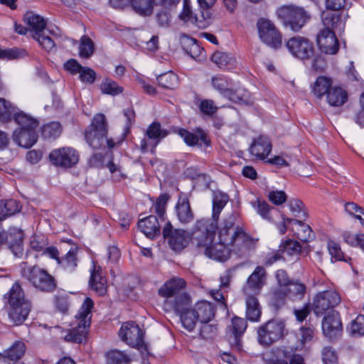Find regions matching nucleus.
Returning a JSON list of instances; mask_svg holds the SVG:
<instances>
[{
    "mask_svg": "<svg viewBox=\"0 0 364 364\" xmlns=\"http://www.w3.org/2000/svg\"><path fill=\"white\" fill-rule=\"evenodd\" d=\"M119 336L131 347H139L143 344V332L133 321L124 323L119 331Z\"/></svg>",
    "mask_w": 364,
    "mask_h": 364,
    "instance_id": "obj_13",
    "label": "nucleus"
},
{
    "mask_svg": "<svg viewBox=\"0 0 364 364\" xmlns=\"http://www.w3.org/2000/svg\"><path fill=\"white\" fill-rule=\"evenodd\" d=\"M267 198L273 204L279 205L287 201V196L283 191H272L269 192Z\"/></svg>",
    "mask_w": 364,
    "mask_h": 364,
    "instance_id": "obj_57",
    "label": "nucleus"
},
{
    "mask_svg": "<svg viewBox=\"0 0 364 364\" xmlns=\"http://www.w3.org/2000/svg\"><path fill=\"white\" fill-rule=\"evenodd\" d=\"M340 302L341 297L336 291H321L314 296L312 304V309L316 316H321L329 309L334 308Z\"/></svg>",
    "mask_w": 364,
    "mask_h": 364,
    "instance_id": "obj_11",
    "label": "nucleus"
},
{
    "mask_svg": "<svg viewBox=\"0 0 364 364\" xmlns=\"http://www.w3.org/2000/svg\"><path fill=\"white\" fill-rule=\"evenodd\" d=\"M333 87L331 78L325 76H319L314 82L313 92L316 97L321 98L324 95L327 97L328 93Z\"/></svg>",
    "mask_w": 364,
    "mask_h": 364,
    "instance_id": "obj_33",
    "label": "nucleus"
},
{
    "mask_svg": "<svg viewBox=\"0 0 364 364\" xmlns=\"http://www.w3.org/2000/svg\"><path fill=\"white\" fill-rule=\"evenodd\" d=\"M267 279V272L262 266H257L250 275L247 280V284L244 288L246 294L252 291L255 294H259L262 288L264 286Z\"/></svg>",
    "mask_w": 364,
    "mask_h": 364,
    "instance_id": "obj_17",
    "label": "nucleus"
},
{
    "mask_svg": "<svg viewBox=\"0 0 364 364\" xmlns=\"http://www.w3.org/2000/svg\"><path fill=\"white\" fill-rule=\"evenodd\" d=\"M246 298V317L251 321H258L261 316V309L257 297L254 295L247 294Z\"/></svg>",
    "mask_w": 364,
    "mask_h": 364,
    "instance_id": "obj_30",
    "label": "nucleus"
},
{
    "mask_svg": "<svg viewBox=\"0 0 364 364\" xmlns=\"http://www.w3.org/2000/svg\"><path fill=\"white\" fill-rule=\"evenodd\" d=\"M211 59L220 69H232L236 65L235 58L230 54L223 52H215Z\"/></svg>",
    "mask_w": 364,
    "mask_h": 364,
    "instance_id": "obj_32",
    "label": "nucleus"
},
{
    "mask_svg": "<svg viewBox=\"0 0 364 364\" xmlns=\"http://www.w3.org/2000/svg\"><path fill=\"white\" fill-rule=\"evenodd\" d=\"M154 0H132L131 5L136 13L143 16H151L153 13Z\"/></svg>",
    "mask_w": 364,
    "mask_h": 364,
    "instance_id": "obj_38",
    "label": "nucleus"
},
{
    "mask_svg": "<svg viewBox=\"0 0 364 364\" xmlns=\"http://www.w3.org/2000/svg\"><path fill=\"white\" fill-rule=\"evenodd\" d=\"M61 133V126L58 122H51L42 128V135L46 139H55Z\"/></svg>",
    "mask_w": 364,
    "mask_h": 364,
    "instance_id": "obj_48",
    "label": "nucleus"
},
{
    "mask_svg": "<svg viewBox=\"0 0 364 364\" xmlns=\"http://www.w3.org/2000/svg\"><path fill=\"white\" fill-rule=\"evenodd\" d=\"M213 87L220 92L223 96L228 94L230 83L227 77L223 75H215L212 77Z\"/></svg>",
    "mask_w": 364,
    "mask_h": 364,
    "instance_id": "obj_46",
    "label": "nucleus"
},
{
    "mask_svg": "<svg viewBox=\"0 0 364 364\" xmlns=\"http://www.w3.org/2000/svg\"><path fill=\"white\" fill-rule=\"evenodd\" d=\"M286 46L289 53L300 60H308L314 55V46L306 37L296 36L289 38Z\"/></svg>",
    "mask_w": 364,
    "mask_h": 364,
    "instance_id": "obj_10",
    "label": "nucleus"
},
{
    "mask_svg": "<svg viewBox=\"0 0 364 364\" xmlns=\"http://www.w3.org/2000/svg\"><path fill=\"white\" fill-rule=\"evenodd\" d=\"M108 123L105 114H96L91 124L85 132V139L88 145L94 149H99L107 145L109 148L114 146L112 139H107Z\"/></svg>",
    "mask_w": 364,
    "mask_h": 364,
    "instance_id": "obj_4",
    "label": "nucleus"
},
{
    "mask_svg": "<svg viewBox=\"0 0 364 364\" xmlns=\"http://www.w3.org/2000/svg\"><path fill=\"white\" fill-rule=\"evenodd\" d=\"M94 306L93 301L87 297L75 315V321L66 335L65 341L71 343H81L86 338L91 323V310Z\"/></svg>",
    "mask_w": 364,
    "mask_h": 364,
    "instance_id": "obj_3",
    "label": "nucleus"
},
{
    "mask_svg": "<svg viewBox=\"0 0 364 364\" xmlns=\"http://www.w3.org/2000/svg\"><path fill=\"white\" fill-rule=\"evenodd\" d=\"M201 323H208L215 316V309L212 304L208 301L198 302L193 309Z\"/></svg>",
    "mask_w": 364,
    "mask_h": 364,
    "instance_id": "obj_25",
    "label": "nucleus"
},
{
    "mask_svg": "<svg viewBox=\"0 0 364 364\" xmlns=\"http://www.w3.org/2000/svg\"><path fill=\"white\" fill-rule=\"evenodd\" d=\"M140 230L148 237L154 238L160 234L159 219L155 215H149L138 222Z\"/></svg>",
    "mask_w": 364,
    "mask_h": 364,
    "instance_id": "obj_22",
    "label": "nucleus"
},
{
    "mask_svg": "<svg viewBox=\"0 0 364 364\" xmlns=\"http://www.w3.org/2000/svg\"><path fill=\"white\" fill-rule=\"evenodd\" d=\"M287 296H289V294L287 289L285 287H278L272 292V301L277 306L283 304Z\"/></svg>",
    "mask_w": 364,
    "mask_h": 364,
    "instance_id": "obj_53",
    "label": "nucleus"
},
{
    "mask_svg": "<svg viewBox=\"0 0 364 364\" xmlns=\"http://www.w3.org/2000/svg\"><path fill=\"white\" fill-rule=\"evenodd\" d=\"M322 21L324 26L323 28L332 30L339 27L340 30H341L343 27V23L341 21V16L336 14H324L323 15Z\"/></svg>",
    "mask_w": 364,
    "mask_h": 364,
    "instance_id": "obj_43",
    "label": "nucleus"
},
{
    "mask_svg": "<svg viewBox=\"0 0 364 364\" xmlns=\"http://www.w3.org/2000/svg\"><path fill=\"white\" fill-rule=\"evenodd\" d=\"M294 223L299 225L296 231L298 239L304 242H308L314 237L311 228L309 225L304 224L302 221L295 220Z\"/></svg>",
    "mask_w": 364,
    "mask_h": 364,
    "instance_id": "obj_47",
    "label": "nucleus"
},
{
    "mask_svg": "<svg viewBox=\"0 0 364 364\" xmlns=\"http://www.w3.org/2000/svg\"><path fill=\"white\" fill-rule=\"evenodd\" d=\"M24 21L34 32L33 36L40 35L46 28V22L45 19L33 12H27L24 16Z\"/></svg>",
    "mask_w": 364,
    "mask_h": 364,
    "instance_id": "obj_28",
    "label": "nucleus"
},
{
    "mask_svg": "<svg viewBox=\"0 0 364 364\" xmlns=\"http://www.w3.org/2000/svg\"><path fill=\"white\" fill-rule=\"evenodd\" d=\"M322 330L323 334L330 339L335 338L341 335L343 326L338 311H332L323 317Z\"/></svg>",
    "mask_w": 364,
    "mask_h": 364,
    "instance_id": "obj_16",
    "label": "nucleus"
},
{
    "mask_svg": "<svg viewBox=\"0 0 364 364\" xmlns=\"http://www.w3.org/2000/svg\"><path fill=\"white\" fill-rule=\"evenodd\" d=\"M229 200L228 194L221 191H214L213 196V215L210 221L217 223L219 215ZM218 225V224H216Z\"/></svg>",
    "mask_w": 364,
    "mask_h": 364,
    "instance_id": "obj_27",
    "label": "nucleus"
},
{
    "mask_svg": "<svg viewBox=\"0 0 364 364\" xmlns=\"http://www.w3.org/2000/svg\"><path fill=\"white\" fill-rule=\"evenodd\" d=\"M191 306V297L185 292L179 294L178 296H171L170 299H165L164 308L166 311H174L179 314L189 309Z\"/></svg>",
    "mask_w": 364,
    "mask_h": 364,
    "instance_id": "obj_19",
    "label": "nucleus"
},
{
    "mask_svg": "<svg viewBox=\"0 0 364 364\" xmlns=\"http://www.w3.org/2000/svg\"><path fill=\"white\" fill-rule=\"evenodd\" d=\"M95 45L92 39L83 36L80 39V45L79 47L80 56L85 58H90L94 53Z\"/></svg>",
    "mask_w": 364,
    "mask_h": 364,
    "instance_id": "obj_45",
    "label": "nucleus"
},
{
    "mask_svg": "<svg viewBox=\"0 0 364 364\" xmlns=\"http://www.w3.org/2000/svg\"><path fill=\"white\" fill-rule=\"evenodd\" d=\"M14 119L20 127L18 129H37L38 127V122L36 119L23 112L17 111Z\"/></svg>",
    "mask_w": 364,
    "mask_h": 364,
    "instance_id": "obj_37",
    "label": "nucleus"
},
{
    "mask_svg": "<svg viewBox=\"0 0 364 364\" xmlns=\"http://www.w3.org/2000/svg\"><path fill=\"white\" fill-rule=\"evenodd\" d=\"M289 297L293 300L302 299L306 292V287L304 283L296 280L291 281L287 287Z\"/></svg>",
    "mask_w": 364,
    "mask_h": 364,
    "instance_id": "obj_39",
    "label": "nucleus"
},
{
    "mask_svg": "<svg viewBox=\"0 0 364 364\" xmlns=\"http://www.w3.org/2000/svg\"><path fill=\"white\" fill-rule=\"evenodd\" d=\"M49 159L55 166L70 168L78 162L79 155L72 147H62L53 150Z\"/></svg>",
    "mask_w": 364,
    "mask_h": 364,
    "instance_id": "obj_12",
    "label": "nucleus"
},
{
    "mask_svg": "<svg viewBox=\"0 0 364 364\" xmlns=\"http://www.w3.org/2000/svg\"><path fill=\"white\" fill-rule=\"evenodd\" d=\"M252 205L262 218L267 220L270 219L269 215L272 208L265 200H260L258 199L255 202L252 203Z\"/></svg>",
    "mask_w": 364,
    "mask_h": 364,
    "instance_id": "obj_54",
    "label": "nucleus"
},
{
    "mask_svg": "<svg viewBox=\"0 0 364 364\" xmlns=\"http://www.w3.org/2000/svg\"><path fill=\"white\" fill-rule=\"evenodd\" d=\"M178 134L183 139L185 143L188 146L196 145L198 142V136L184 129H180Z\"/></svg>",
    "mask_w": 364,
    "mask_h": 364,
    "instance_id": "obj_59",
    "label": "nucleus"
},
{
    "mask_svg": "<svg viewBox=\"0 0 364 364\" xmlns=\"http://www.w3.org/2000/svg\"><path fill=\"white\" fill-rule=\"evenodd\" d=\"M22 276L36 289L42 292H52L57 287L54 277L38 266L23 268Z\"/></svg>",
    "mask_w": 364,
    "mask_h": 364,
    "instance_id": "obj_5",
    "label": "nucleus"
},
{
    "mask_svg": "<svg viewBox=\"0 0 364 364\" xmlns=\"http://www.w3.org/2000/svg\"><path fill=\"white\" fill-rule=\"evenodd\" d=\"M21 206L14 199L0 201V221L19 212Z\"/></svg>",
    "mask_w": 364,
    "mask_h": 364,
    "instance_id": "obj_35",
    "label": "nucleus"
},
{
    "mask_svg": "<svg viewBox=\"0 0 364 364\" xmlns=\"http://www.w3.org/2000/svg\"><path fill=\"white\" fill-rule=\"evenodd\" d=\"M348 99L346 92L339 87H333L331 90L328 93L326 100L329 105L333 107H340L343 105Z\"/></svg>",
    "mask_w": 364,
    "mask_h": 364,
    "instance_id": "obj_34",
    "label": "nucleus"
},
{
    "mask_svg": "<svg viewBox=\"0 0 364 364\" xmlns=\"http://www.w3.org/2000/svg\"><path fill=\"white\" fill-rule=\"evenodd\" d=\"M101 90L105 94L116 95L121 93L123 90L114 81L105 80L101 84Z\"/></svg>",
    "mask_w": 364,
    "mask_h": 364,
    "instance_id": "obj_52",
    "label": "nucleus"
},
{
    "mask_svg": "<svg viewBox=\"0 0 364 364\" xmlns=\"http://www.w3.org/2000/svg\"><path fill=\"white\" fill-rule=\"evenodd\" d=\"M200 111L207 115H213L218 109L215 102L212 100H203L200 104Z\"/></svg>",
    "mask_w": 364,
    "mask_h": 364,
    "instance_id": "obj_64",
    "label": "nucleus"
},
{
    "mask_svg": "<svg viewBox=\"0 0 364 364\" xmlns=\"http://www.w3.org/2000/svg\"><path fill=\"white\" fill-rule=\"evenodd\" d=\"M283 259V253L281 249L279 247V250L272 251L267 254L264 257V264L266 266H271L274 263L281 260Z\"/></svg>",
    "mask_w": 364,
    "mask_h": 364,
    "instance_id": "obj_63",
    "label": "nucleus"
},
{
    "mask_svg": "<svg viewBox=\"0 0 364 364\" xmlns=\"http://www.w3.org/2000/svg\"><path fill=\"white\" fill-rule=\"evenodd\" d=\"M247 328V322L244 318L234 317L231 325L228 326V337L232 349L241 352L242 346L240 338Z\"/></svg>",
    "mask_w": 364,
    "mask_h": 364,
    "instance_id": "obj_15",
    "label": "nucleus"
},
{
    "mask_svg": "<svg viewBox=\"0 0 364 364\" xmlns=\"http://www.w3.org/2000/svg\"><path fill=\"white\" fill-rule=\"evenodd\" d=\"M68 295L66 294H58L54 297L55 308L61 313L65 314L69 308Z\"/></svg>",
    "mask_w": 364,
    "mask_h": 364,
    "instance_id": "obj_55",
    "label": "nucleus"
},
{
    "mask_svg": "<svg viewBox=\"0 0 364 364\" xmlns=\"http://www.w3.org/2000/svg\"><path fill=\"white\" fill-rule=\"evenodd\" d=\"M185 280L179 277H173L167 281L159 289V294L165 298L170 299L171 296H175L182 294L181 291L186 287Z\"/></svg>",
    "mask_w": 364,
    "mask_h": 364,
    "instance_id": "obj_20",
    "label": "nucleus"
},
{
    "mask_svg": "<svg viewBox=\"0 0 364 364\" xmlns=\"http://www.w3.org/2000/svg\"><path fill=\"white\" fill-rule=\"evenodd\" d=\"M101 268L98 267L97 268L94 267L90 279V285L96 293L99 295L102 296L106 293L107 288L106 284L107 280L104 278L100 272Z\"/></svg>",
    "mask_w": 364,
    "mask_h": 364,
    "instance_id": "obj_31",
    "label": "nucleus"
},
{
    "mask_svg": "<svg viewBox=\"0 0 364 364\" xmlns=\"http://www.w3.org/2000/svg\"><path fill=\"white\" fill-rule=\"evenodd\" d=\"M33 37L47 51H50L55 48V44L53 40L50 36L45 35L44 31L40 35L33 36Z\"/></svg>",
    "mask_w": 364,
    "mask_h": 364,
    "instance_id": "obj_56",
    "label": "nucleus"
},
{
    "mask_svg": "<svg viewBox=\"0 0 364 364\" xmlns=\"http://www.w3.org/2000/svg\"><path fill=\"white\" fill-rule=\"evenodd\" d=\"M26 352V345L22 341H16L6 352L5 357H0V363L8 358L13 361L20 360Z\"/></svg>",
    "mask_w": 364,
    "mask_h": 364,
    "instance_id": "obj_36",
    "label": "nucleus"
},
{
    "mask_svg": "<svg viewBox=\"0 0 364 364\" xmlns=\"http://www.w3.org/2000/svg\"><path fill=\"white\" fill-rule=\"evenodd\" d=\"M316 42L320 50L326 54L334 55L338 51L339 43L333 30L321 29L317 34Z\"/></svg>",
    "mask_w": 364,
    "mask_h": 364,
    "instance_id": "obj_14",
    "label": "nucleus"
},
{
    "mask_svg": "<svg viewBox=\"0 0 364 364\" xmlns=\"http://www.w3.org/2000/svg\"><path fill=\"white\" fill-rule=\"evenodd\" d=\"M175 209L177 219L181 224L186 225L194 220L195 215L186 195L179 196Z\"/></svg>",
    "mask_w": 364,
    "mask_h": 364,
    "instance_id": "obj_18",
    "label": "nucleus"
},
{
    "mask_svg": "<svg viewBox=\"0 0 364 364\" xmlns=\"http://www.w3.org/2000/svg\"><path fill=\"white\" fill-rule=\"evenodd\" d=\"M235 103L245 102L247 100L248 92L243 88L233 90L230 88L228 94L224 96Z\"/></svg>",
    "mask_w": 364,
    "mask_h": 364,
    "instance_id": "obj_51",
    "label": "nucleus"
},
{
    "mask_svg": "<svg viewBox=\"0 0 364 364\" xmlns=\"http://www.w3.org/2000/svg\"><path fill=\"white\" fill-rule=\"evenodd\" d=\"M250 153L257 159H265L272 151V144L267 136H259L250 146Z\"/></svg>",
    "mask_w": 364,
    "mask_h": 364,
    "instance_id": "obj_23",
    "label": "nucleus"
},
{
    "mask_svg": "<svg viewBox=\"0 0 364 364\" xmlns=\"http://www.w3.org/2000/svg\"><path fill=\"white\" fill-rule=\"evenodd\" d=\"M156 21L159 26L167 28L171 25V14L168 11L161 10L156 14Z\"/></svg>",
    "mask_w": 364,
    "mask_h": 364,
    "instance_id": "obj_62",
    "label": "nucleus"
},
{
    "mask_svg": "<svg viewBox=\"0 0 364 364\" xmlns=\"http://www.w3.org/2000/svg\"><path fill=\"white\" fill-rule=\"evenodd\" d=\"M322 359L324 364H335L338 357L334 350L330 347H325L322 351Z\"/></svg>",
    "mask_w": 364,
    "mask_h": 364,
    "instance_id": "obj_61",
    "label": "nucleus"
},
{
    "mask_svg": "<svg viewBox=\"0 0 364 364\" xmlns=\"http://www.w3.org/2000/svg\"><path fill=\"white\" fill-rule=\"evenodd\" d=\"M284 329L285 324L283 321L269 320L258 328V341L262 345L270 346L283 337Z\"/></svg>",
    "mask_w": 364,
    "mask_h": 364,
    "instance_id": "obj_7",
    "label": "nucleus"
},
{
    "mask_svg": "<svg viewBox=\"0 0 364 364\" xmlns=\"http://www.w3.org/2000/svg\"><path fill=\"white\" fill-rule=\"evenodd\" d=\"M157 81L160 86L166 89L173 90L178 86V76L171 71L159 75Z\"/></svg>",
    "mask_w": 364,
    "mask_h": 364,
    "instance_id": "obj_41",
    "label": "nucleus"
},
{
    "mask_svg": "<svg viewBox=\"0 0 364 364\" xmlns=\"http://www.w3.org/2000/svg\"><path fill=\"white\" fill-rule=\"evenodd\" d=\"M106 364H131L132 357L125 351L111 349L105 354Z\"/></svg>",
    "mask_w": 364,
    "mask_h": 364,
    "instance_id": "obj_26",
    "label": "nucleus"
},
{
    "mask_svg": "<svg viewBox=\"0 0 364 364\" xmlns=\"http://www.w3.org/2000/svg\"><path fill=\"white\" fill-rule=\"evenodd\" d=\"M233 215L225 218L219 229L218 243L213 244L218 225L210 220H198L191 230L193 242L198 247H204L205 255L210 259L225 262L230 251L242 255L250 247L252 240L239 226H235Z\"/></svg>",
    "mask_w": 364,
    "mask_h": 364,
    "instance_id": "obj_1",
    "label": "nucleus"
},
{
    "mask_svg": "<svg viewBox=\"0 0 364 364\" xmlns=\"http://www.w3.org/2000/svg\"><path fill=\"white\" fill-rule=\"evenodd\" d=\"M351 332L353 334L364 335V315H358L351 323Z\"/></svg>",
    "mask_w": 364,
    "mask_h": 364,
    "instance_id": "obj_60",
    "label": "nucleus"
},
{
    "mask_svg": "<svg viewBox=\"0 0 364 364\" xmlns=\"http://www.w3.org/2000/svg\"><path fill=\"white\" fill-rule=\"evenodd\" d=\"M279 18L282 19L285 26L294 31H299L309 19L304 9L294 5L284 6L277 10Z\"/></svg>",
    "mask_w": 364,
    "mask_h": 364,
    "instance_id": "obj_6",
    "label": "nucleus"
},
{
    "mask_svg": "<svg viewBox=\"0 0 364 364\" xmlns=\"http://www.w3.org/2000/svg\"><path fill=\"white\" fill-rule=\"evenodd\" d=\"M169 198L167 193L161 194L154 204L155 213L158 215L161 221L165 220L166 207Z\"/></svg>",
    "mask_w": 364,
    "mask_h": 364,
    "instance_id": "obj_49",
    "label": "nucleus"
},
{
    "mask_svg": "<svg viewBox=\"0 0 364 364\" xmlns=\"http://www.w3.org/2000/svg\"><path fill=\"white\" fill-rule=\"evenodd\" d=\"M178 315L183 327L189 331H193L198 321L194 310L189 308Z\"/></svg>",
    "mask_w": 364,
    "mask_h": 364,
    "instance_id": "obj_42",
    "label": "nucleus"
},
{
    "mask_svg": "<svg viewBox=\"0 0 364 364\" xmlns=\"http://www.w3.org/2000/svg\"><path fill=\"white\" fill-rule=\"evenodd\" d=\"M79 74L80 78L83 82L92 84L95 80L96 73L92 68L82 67Z\"/></svg>",
    "mask_w": 364,
    "mask_h": 364,
    "instance_id": "obj_58",
    "label": "nucleus"
},
{
    "mask_svg": "<svg viewBox=\"0 0 364 364\" xmlns=\"http://www.w3.org/2000/svg\"><path fill=\"white\" fill-rule=\"evenodd\" d=\"M179 41L183 50L193 59L198 58L203 52L198 41L185 33L180 34Z\"/></svg>",
    "mask_w": 364,
    "mask_h": 364,
    "instance_id": "obj_24",
    "label": "nucleus"
},
{
    "mask_svg": "<svg viewBox=\"0 0 364 364\" xmlns=\"http://www.w3.org/2000/svg\"><path fill=\"white\" fill-rule=\"evenodd\" d=\"M164 238L167 240L170 247L176 251L180 252L189 244L191 235L182 229H173L171 223L168 221L163 228Z\"/></svg>",
    "mask_w": 364,
    "mask_h": 364,
    "instance_id": "obj_9",
    "label": "nucleus"
},
{
    "mask_svg": "<svg viewBox=\"0 0 364 364\" xmlns=\"http://www.w3.org/2000/svg\"><path fill=\"white\" fill-rule=\"evenodd\" d=\"M4 302L9 306V317L14 325H20L28 318L31 304L26 299L23 289L16 282L4 296Z\"/></svg>",
    "mask_w": 364,
    "mask_h": 364,
    "instance_id": "obj_2",
    "label": "nucleus"
},
{
    "mask_svg": "<svg viewBox=\"0 0 364 364\" xmlns=\"http://www.w3.org/2000/svg\"><path fill=\"white\" fill-rule=\"evenodd\" d=\"M259 37L261 41L273 48H279L282 43V36L274 23L266 18H260L257 23Z\"/></svg>",
    "mask_w": 364,
    "mask_h": 364,
    "instance_id": "obj_8",
    "label": "nucleus"
},
{
    "mask_svg": "<svg viewBox=\"0 0 364 364\" xmlns=\"http://www.w3.org/2000/svg\"><path fill=\"white\" fill-rule=\"evenodd\" d=\"M168 132L162 129L159 122L151 123L147 128L146 134L147 137L154 141L151 151L154 153V149L160 141L168 135Z\"/></svg>",
    "mask_w": 364,
    "mask_h": 364,
    "instance_id": "obj_29",
    "label": "nucleus"
},
{
    "mask_svg": "<svg viewBox=\"0 0 364 364\" xmlns=\"http://www.w3.org/2000/svg\"><path fill=\"white\" fill-rule=\"evenodd\" d=\"M18 109L10 102L0 98V121L6 122L10 121L16 114Z\"/></svg>",
    "mask_w": 364,
    "mask_h": 364,
    "instance_id": "obj_40",
    "label": "nucleus"
},
{
    "mask_svg": "<svg viewBox=\"0 0 364 364\" xmlns=\"http://www.w3.org/2000/svg\"><path fill=\"white\" fill-rule=\"evenodd\" d=\"M64 269L73 270L77 266L76 252L74 249H71L65 255L60 258L59 263Z\"/></svg>",
    "mask_w": 364,
    "mask_h": 364,
    "instance_id": "obj_50",
    "label": "nucleus"
},
{
    "mask_svg": "<svg viewBox=\"0 0 364 364\" xmlns=\"http://www.w3.org/2000/svg\"><path fill=\"white\" fill-rule=\"evenodd\" d=\"M36 129H16L14 132L13 139L20 146L30 148L37 141L38 134Z\"/></svg>",
    "mask_w": 364,
    "mask_h": 364,
    "instance_id": "obj_21",
    "label": "nucleus"
},
{
    "mask_svg": "<svg viewBox=\"0 0 364 364\" xmlns=\"http://www.w3.org/2000/svg\"><path fill=\"white\" fill-rule=\"evenodd\" d=\"M279 248L283 254L286 252L290 256H297L300 255L301 252V245L300 243L298 241L290 239L282 242L279 245Z\"/></svg>",
    "mask_w": 364,
    "mask_h": 364,
    "instance_id": "obj_44",
    "label": "nucleus"
}]
</instances>
